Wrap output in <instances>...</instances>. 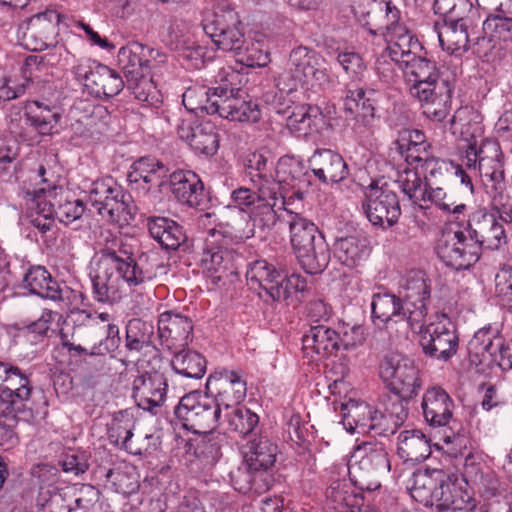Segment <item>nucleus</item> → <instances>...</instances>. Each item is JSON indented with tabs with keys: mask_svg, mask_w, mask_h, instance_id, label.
Listing matches in <instances>:
<instances>
[{
	"mask_svg": "<svg viewBox=\"0 0 512 512\" xmlns=\"http://www.w3.org/2000/svg\"><path fill=\"white\" fill-rule=\"evenodd\" d=\"M352 457L355 462L350 466L349 474L355 486L363 491L378 489L381 484L376 477L391 468L384 444L363 442L355 448Z\"/></svg>",
	"mask_w": 512,
	"mask_h": 512,
	"instance_id": "7",
	"label": "nucleus"
},
{
	"mask_svg": "<svg viewBox=\"0 0 512 512\" xmlns=\"http://www.w3.org/2000/svg\"><path fill=\"white\" fill-rule=\"evenodd\" d=\"M135 421L128 410H120L113 414V418L107 424L109 442L121 449L130 450V440L133 436Z\"/></svg>",
	"mask_w": 512,
	"mask_h": 512,
	"instance_id": "50",
	"label": "nucleus"
},
{
	"mask_svg": "<svg viewBox=\"0 0 512 512\" xmlns=\"http://www.w3.org/2000/svg\"><path fill=\"white\" fill-rule=\"evenodd\" d=\"M334 254L341 264L353 268L369 256L368 240L360 235L338 238L334 243Z\"/></svg>",
	"mask_w": 512,
	"mask_h": 512,
	"instance_id": "45",
	"label": "nucleus"
},
{
	"mask_svg": "<svg viewBox=\"0 0 512 512\" xmlns=\"http://www.w3.org/2000/svg\"><path fill=\"white\" fill-rule=\"evenodd\" d=\"M483 30L491 38L512 41V16H507L504 11L498 10L487 17L483 23Z\"/></svg>",
	"mask_w": 512,
	"mask_h": 512,
	"instance_id": "63",
	"label": "nucleus"
},
{
	"mask_svg": "<svg viewBox=\"0 0 512 512\" xmlns=\"http://www.w3.org/2000/svg\"><path fill=\"white\" fill-rule=\"evenodd\" d=\"M155 328L151 322L130 319L126 325L125 347L130 352H140L146 347L157 349Z\"/></svg>",
	"mask_w": 512,
	"mask_h": 512,
	"instance_id": "49",
	"label": "nucleus"
},
{
	"mask_svg": "<svg viewBox=\"0 0 512 512\" xmlns=\"http://www.w3.org/2000/svg\"><path fill=\"white\" fill-rule=\"evenodd\" d=\"M455 483L443 470L425 469L413 474L411 496L426 507H438Z\"/></svg>",
	"mask_w": 512,
	"mask_h": 512,
	"instance_id": "27",
	"label": "nucleus"
},
{
	"mask_svg": "<svg viewBox=\"0 0 512 512\" xmlns=\"http://www.w3.org/2000/svg\"><path fill=\"white\" fill-rule=\"evenodd\" d=\"M307 292L308 283L306 278L299 274L284 275L283 283L280 285V302L284 301L287 305L295 307L302 302Z\"/></svg>",
	"mask_w": 512,
	"mask_h": 512,
	"instance_id": "62",
	"label": "nucleus"
},
{
	"mask_svg": "<svg viewBox=\"0 0 512 512\" xmlns=\"http://www.w3.org/2000/svg\"><path fill=\"white\" fill-rule=\"evenodd\" d=\"M62 11L59 8H47L20 24L18 38L21 45L30 51H41L44 48H55L59 43Z\"/></svg>",
	"mask_w": 512,
	"mask_h": 512,
	"instance_id": "9",
	"label": "nucleus"
},
{
	"mask_svg": "<svg viewBox=\"0 0 512 512\" xmlns=\"http://www.w3.org/2000/svg\"><path fill=\"white\" fill-rule=\"evenodd\" d=\"M197 95V90L195 88H188L182 96V102L188 112L179 116L175 123V132L179 139L185 141L187 144L190 143L192 137L195 134V128H198V125L201 124L202 121H199L195 115L192 114L194 110L189 109L190 107H194L191 103V100Z\"/></svg>",
	"mask_w": 512,
	"mask_h": 512,
	"instance_id": "58",
	"label": "nucleus"
},
{
	"mask_svg": "<svg viewBox=\"0 0 512 512\" xmlns=\"http://www.w3.org/2000/svg\"><path fill=\"white\" fill-rule=\"evenodd\" d=\"M362 207L368 220L374 226L382 228H389L395 225L401 215L398 196L386 183L380 187L370 185Z\"/></svg>",
	"mask_w": 512,
	"mask_h": 512,
	"instance_id": "17",
	"label": "nucleus"
},
{
	"mask_svg": "<svg viewBox=\"0 0 512 512\" xmlns=\"http://www.w3.org/2000/svg\"><path fill=\"white\" fill-rule=\"evenodd\" d=\"M435 14L440 15L444 23H457L465 21L472 12V4L469 0H434Z\"/></svg>",
	"mask_w": 512,
	"mask_h": 512,
	"instance_id": "60",
	"label": "nucleus"
},
{
	"mask_svg": "<svg viewBox=\"0 0 512 512\" xmlns=\"http://www.w3.org/2000/svg\"><path fill=\"white\" fill-rule=\"evenodd\" d=\"M17 388L0 386V421L13 424L18 421L31 422L35 418L32 407V386L28 378H20Z\"/></svg>",
	"mask_w": 512,
	"mask_h": 512,
	"instance_id": "25",
	"label": "nucleus"
},
{
	"mask_svg": "<svg viewBox=\"0 0 512 512\" xmlns=\"http://www.w3.org/2000/svg\"><path fill=\"white\" fill-rule=\"evenodd\" d=\"M402 192L414 203H420L424 199L426 182L423 183L421 176L413 169H405L397 180Z\"/></svg>",
	"mask_w": 512,
	"mask_h": 512,
	"instance_id": "64",
	"label": "nucleus"
},
{
	"mask_svg": "<svg viewBox=\"0 0 512 512\" xmlns=\"http://www.w3.org/2000/svg\"><path fill=\"white\" fill-rule=\"evenodd\" d=\"M166 55L161 51L139 42H130L119 49L117 61L126 79H139L150 74L151 61L164 62Z\"/></svg>",
	"mask_w": 512,
	"mask_h": 512,
	"instance_id": "31",
	"label": "nucleus"
},
{
	"mask_svg": "<svg viewBox=\"0 0 512 512\" xmlns=\"http://www.w3.org/2000/svg\"><path fill=\"white\" fill-rule=\"evenodd\" d=\"M172 352L171 366L176 374L188 379H201L205 375L207 361L202 354L184 348Z\"/></svg>",
	"mask_w": 512,
	"mask_h": 512,
	"instance_id": "47",
	"label": "nucleus"
},
{
	"mask_svg": "<svg viewBox=\"0 0 512 512\" xmlns=\"http://www.w3.org/2000/svg\"><path fill=\"white\" fill-rule=\"evenodd\" d=\"M263 99L277 114H288V128L300 136L318 133L324 125V115L320 107L309 104L296 105L292 94L267 91Z\"/></svg>",
	"mask_w": 512,
	"mask_h": 512,
	"instance_id": "6",
	"label": "nucleus"
},
{
	"mask_svg": "<svg viewBox=\"0 0 512 512\" xmlns=\"http://www.w3.org/2000/svg\"><path fill=\"white\" fill-rule=\"evenodd\" d=\"M308 162L315 177L324 184L339 183L349 175L342 156L330 149L316 150Z\"/></svg>",
	"mask_w": 512,
	"mask_h": 512,
	"instance_id": "36",
	"label": "nucleus"
},
{
	"mask_svg": "<svg viewBox=\"0 0 512 512\" xmlns=\"http://www.w3.org/2000/svg\"><path fill=\"white\" fill-rule=\"evenodd\" d=\"M476 508V499L454 484L436 510L437 512H476Z\"/></svg>",
	"mask_w": 512,
	"mask_h": 512,
	"instance_id": "59",
	"label": "nucleus"
},
{
	"mask_svg": "<svg viewBox=\"0 0 512 512\" xmlns=\"http://www.w3.org/2000/svg\"><path fill=\"white\" fill-rule=\"evenodd\" d=\"M468 19L465 21H459L457 23H444V28L439 32V41L444 47L447 43L446 49L455 52H465L469 48V36H468Z\"/></svg>",
	"mask_w": 512,
	"mask_h": 512,
	"instance_id": "52",
	"label": "nucleus"
},
{
	"mask_svg": "<svg viewBox=\"0 0 512 512\" xmlns=\"http://www.w3.org/2000/svg\"><path fill=\"white\" fill-rule=\"evenodd\" d=\"M246 381L242 379L239 373L223 369L215 371L209 375L206 388L214 387L217 394L213 397L220 408L224 407L226 411L232 407L238 406L246 397Z\"/></svg>",
	"mask_w": 512,
	"mask_h": 512,
	"instance_id": "33",
	"label": "nucleus"
},
{
	"mask_svg": "<svg viewBox=\"0 0 512 512\" xmlns=\"http://www.w3.org/2000/svg\"><path fill=\"white\" fill-rule=\"evenodd\" d=\"M298 61L299 54L296 47L290 52L287 69L275 79L278 91L293 94L299 85L305 83L303 70Z\"/></svg>",
	"mask_w": 512,
	"mask_h": 512,
	"instance_id": "56",
	"label": "nucleus"
},
{
	"mask_svg": "<svg viewBox=\"0 0 512 512\" xmlns=\"http://www.w3.org/2000/svg\"><path fill=\"white\" fill-rule=\"evenodd\" d=\"M227 232L228 231L225 229L217 230L216 227L209 228L208 235L211 239H206L203 251L198 260V265L202 269V273L209 278L214 285L236 274L234 253L229 249L215 245L216 237L218 235L225 236Z\"/></svg>",
	"mask_w": 512,
	"mask_h": 512,
	"instance_id": "14",
	"label": "nucleus"
},
{
	"mask_svg": "<svg viewBox=\"0 0 512 512\" xmlns=\"http://www.w3.org/2000/svg\"><path fill=\"white\" fill-rule=\"evenodd\" d=\"M469 236L482 248L497 250L508 243L509 230H506L496 214L490 209H478L468 219Z\"/></svg>",
	"mask_w": 512,
	"mask_h": 512,
	"instance_id": "19",
	"label": "nucleus"
},
{
	"mask_svg": "<svg viewBox=\"0 0 512 512\" xmlns=\"http://www.w3.org/2000/svg\"><path fill=\"white\" fill-rule=\"evenodd\" d=\"M238 79L239 74L231 68L221 69L217 75V86L199 89L201 95L206 97L205 103L189 109L209 115L217 114L230 121L257 122L260 119L258 106L244 99L236 83Z\"/></svg>",
	"mask_w": 512,
	"mask_h": 512,
	"instance_id": "2",
	"label": "nucleus"
},
{
	"mask_svg": "<svg viewBox=\"0 0 512 512\" xmlns=\"http://www.w3.org/2000/svg\"><path fill=\"white\" fill-rule=\"evenodd\" d=\"M166 189H169L180 203L191 208L200 207L206 198L203 182L190 170L171 172Z\"/></svg>",
	"mask_w": 512,
	"mask_h": 512,
	"instance_id": "35",
	"label": "nucleus"
},
{
	"mask_svg": "<svg viewBox=\"0 0 512 512\" xmlns=\"http://www.w3.org/2000/svg\"><path fill=\"white\" fill-rule=\"evenodd\" d=\"M391 33V35L386 36V41L389 44V55L398 68L406 60L425 50L419 40L405 26L394 27Z\"/></svg>",
	"mask_w": 512,
	"mask_h": 512,
	"instance_id": "42",
	"label": "nucleus"
},
{
	"mask_svg": "<svg viewBox=\"0 0 512 512\" xmlns=\"http://www.w3.org/2000/svg\"><path fill=\"white\" fill-rule=\"evenodd\" d=\"M419 344L427 357L447 362L457 353L459 338L451 323H430L420 331Z\"/></svg>",
	"mask_w": 512,
	"mask_h": 512,
	"instance_id": "21",
	"label": "nucleus"
},
{
	"mask_svg": "<svg viewBox=\"0 0 512 512\" xmlns=\"http://www.w3.org/2000/svg\"><path fill=\"white\" fill-rule=\"evenodd\" d=\"M502 347V337L491 327L479 329L468 342L467 351L471 362L482 364L491 362L496 351Z\"/></svg>",
	"mask_w": 512,
	"mask_h": 512,
	"instance_id": "41",
	"label": "nucleus"
},
{
	"mask_svg": "<svg viewBox=\"0 0 512 512\" xmlns=\"http://www.w3.org/2000/svg\"><path fill=\"white\" fill-rule=\"evenodd\" d=\"M24 288L30 293L52 300L61 299V289L42 266L31 267L23 278Z\"/></svg>",
	"mask_w": 512,
	"mask_h": 512,
	"instance_id": "48",
	"label": "nucleus"
},
{
	"mask_svg": "<svg viewBox=\"0 0 512 512\" xmlns=\"http://www.w3.org/2000/svg\"><path fill=\"white\" fill-rule=\"evenodd\" d=\"M82 188L84 197L89 188V199L93 207L108 222L123 227L134 221L136 211L131 195L112 178L96 180L91 184L84 180Z\"/></svg>",
	"mask_w": 512,
	"mask_h": 512,
	"instance_id": "4",
	"label": "nucleus"
},
{
	"mask_svg": "<svg viewBox=\"0 0 512 512\" xmlns=\"http://www.w3.org/2000/svg\"><path fill=\"white\" fill-rule=\"evenodd\" d=\"M188 145L198 154L214 155L219 148V135L215 124L202 121L198 128H195V134Z\"/></svg>",
	"mask_w": 512,
	"mask_h": 512,
	"instance_id": "54",
	"label": "nucleus"
},
{
	"mask_svg": "<svg viewBox=\"0 0 512 512\" xmlns=\"http://www.w3.org/2000/svg\"><path fill=\"white\" fill-rule=\"evenodd\" d=\"M222 409L207 394L191 392L184 395L174 409L176 418L194 434L214 430L220 424Z\"/></svg>",
	"mask_w": 512,
	"mask_h": 512,
	"instance_id": "8",
	"label": "nucleus"
},
{
	"mask_svg": "<svg viewBox=\"0 0 512 512\" xmlns=\"http://www.w3.org/2000/svg\"><path fill=\"white\" fill-rule=\"evenodd\" d=\"M159 344L169 351L188 346L192 340L193 322L190 317L174 311H165L157 322Z\"/></svg>",
	"mask_w": 512,
	"mask_h": 512,
	"instance_id": "30",
	"label": "nucleus"
},
{
	"mask_svg": "<svg viewBox=\"0 0 512 512\" xmlns=\"http://www.w3.org/2000/svg\"><path fill=\"white\" fill-rule=\"evenodd\" d=\"M403 301L409 315V326L414 329L423 327L428 314V303L431 298L432 281L422 270L409 271L401 285Z\"/></svg>",
	"mask_w": 512,
	"mask_h": 512,
	"instance_id": "15",
	"label": "nucleus"
},
{
	"mask_svg": "<svg viewBox=\"0 0 512 512\" xmlns=\"http://www.w3.org/2000/svg\"><path fill=\"white\" fill-rule=\"evenodd\" d=\"M371 95H374L373 90L367 96L363 88L347 87L344 100L346 111L354 112L355 109L357 110L352 129L354 134L363 142L369 141L378 128L375 101Z\"/></svg>",
	"mask_w": 512,
	"mask_h": 512,
	"instance_id": "26",
	"label": "nucleus"
},
{
	"mask_svg": "<svg viewBox=\"0 0 512 512\" xmlns=\"http://www.w3.org/2000/svg\"><path fill=\"white\" fill-rule=\"evenodd\" d=\"M284 273L266 260H256L249 264L246 271L247 284L266 304L280 302V285Z\"/></svg>",
	"mask_w": 512,
	"mask_h": 512,
	"instance_id": "28",
	"label": "nucleus"
},
{
	"mask_svg": "<svg viewBox=\"0 0 512 512\" xmlns=\"http://www.w3.org/2000/svg\"><path fill=\"white\" fill-rule=\"evenodd\" d=\"M397 451L404 461L421 462L431 454L430 441L420 430H405L398 436Z\"/></svg>",
	"mask_w": 512,
	"mask_h": 512,
	"instance_id": "46",
	"label": "nucleus"
},
{
	"mask_svg": "<svg viewBox=\"0 0 512 512\" xmlns=\"http://www.w3.org/2000/svg\"><path fill=\"white\" fill-rule=\"evenodd\" d=\"M153 276L152 271L140 267L129 247L121 242L117 248L101 250L91 281L96 299L99 302H112L121 298L123 283L135 287Z\"/></svg>",
	"mask_w": 512,
	"mask_h": 512,
	"instance_id": "1",
	"label": "nucleus"
},
{
	"mask_svg": "<svg viewBox=\"0 0 512 512\" xmlns=\"http://www.w3.org/2000/svg\"><path fill=\"white\" fill-rule=\"evenodd\" d=\"M45 194V189L40 188L37 190H27L25 192V197L27 199V204L29 209L35 211L37 216L31 219V223L34 227L38 228L41 232L45 233L50 230L52 225V220L50 216L52 214L51 204L45 200H42V196Z\"/></svg>",
	"mask_w": 512,
	"mask_h": 512,
	"instance_id": "57",
	"label": "nucleus"
},
{
	"mask_svg": "<svg viewBox=\"0 0 512 512\" xmlns=\"http://www.w3.org/2000/svg\"><path fill=\"white\" fill-rule=\"evenodd\" d=\"M278 447L267 437L250 440L244 451V461L250 470L266 473L276 461Z\"/></svg>",
	"mask_w": 512,
	"mask_h": 512,
	"instance_id": "44",
	"label": "nucleus"
},
{
	"mask_svg": "<svg viewBox=\"0 0 512 512\" xmlns=\"http://www.w3.org/2000/svg\"><path fill=\"white\" fill-rule=\"evenodd\" d=\"M341 413V422L350 433H366L374 430L376 434L387 435L388 428H382L383 416L378 410H372L365 402L349 399L341 404Z\"/></svg>",
	"mask_w": 512,
	"mask_h": 512,
	"instance_id": "32",
	"label": "nucleus"
},
{
	"mask_svg": "<svg viewBox=\"0 0 512 512\" xmlns=\"http://www.w3.org/2000/svg\"><path fill=\"white\" fill-rule=\"evenodd\" d=\"M338 332L326 324H310V329L302 337L303 349L327 358L338 352Z\"/></svg>",
	"mask_w": 512,
	"mask_h": 512,
	"instance_id": "39",
	"label": "nucleus"
},
{
	"mask_svg": "<svg viewBox=\"0 0 512 512\" xmlns=\"http://www.w3.org/2000/svg\"><path fill=\"white\" fill-rule=\"evenodd\" d=\"M66 326L72 327L71 339L90 341L92 334L91 314L85 309L72 308L66 310Z\"/></svg>",
	"mask_w": 512,
	"mask_h": 512,
	"instance_id": "61",
	"label": "nucleus"
},
{
	"mask_svg": "<svg viewBox=\"0 0 512 512\" xmlns=\"http://www.w3.org/2000/svg\"><path fill=\"white\" fill-rule=\"evenodd\" d=\"M421 407L425 421L431 427L449 425L451 435H446L445 442L452 443L464 431L453 419L454 402L450 395L441 387H431L423 395Z\"/></svg>",
	"mask_w": 512,
	"mask_h": 512,
	"instance_id": "16",
	"label": "nucleus"
},
{
	"mask_svg": "<svg viewBox=\"0 0 512 512\" xmlns=\"http://www.w3.org/2000/svg\"><path fill=\"white\" fill-rule=\"evenodd\" d=\"M288 223L290 242L301 267L311 275L324 271L330 250L318 227L299 213H292Z\"/></svg>",
	"mask_w": 512,
	"mask_h": 512,
	"instance_id": "3",
	"label": "nucleus"
},
{
	"mask_svg": "<svg viewBox=\"0 0 512 512\" xmlns=\"http://www.w3.org/2000/svg\"><path fill=\"white\" fill-rule=\"evenodd\" d=\"M379 376L392 394L403 399L415 397L422 385L420 371L412 360L400 354L386 355L379 365Z\"/></svg>",
	"mask_w": 512,
	"mask_h": 512,
	"instance_id": "10",
	"label": "nucleus"
},
{
	"mask_svg": "<svg viewBox=\"0 0 512 512\" xmlns=\"http://www.w3.org/2000/svg\"><path fill=\"white\" fill-rule=\"evenodd\" d=\"M147 227L151 237L167 250H176L185 245L186 234L181 225L166 217H149Z\"/></svg>",
	"mask_w": 512,
	"mask_h": 512,
	"instance_id": "40",
	"label": "nucleus"
},
{
	"mask_svg": "<svg viewBox=\"0 0 512 512\" xmlns=\"http://www.w3.org/2000/svg\"><path fill=\"white\" fill-rule=\"evenodd\" d=\"M110 118L106 107L90 99H77L70 107L68 121L74 135L94 137L101 134Z\"/></svg>",
	"mask_w": 512,
	"mask_h": 512,
	"instance_id": "22",
	"label": "nucleus"
},
{
	"mask_svg": "<svg viewBox=\"0 0 512 512\" xmlns=\"http://www.w3.org/2000/svg\"><path fill=\"white\" fill-rule=\"evenodd\" d=\"M196 435L195 438H191L187 442V451L199 459L204 466H212L217 463L222 456L224 436L215 433L214 430Z\"/></svg>",
	"mask_w": 512,
	"mask_h": 512,
	"instance_id": "43",
	"label": "nucleus"
},
{
	"mask_svg": "<svg viewBox=\"0 0 512 512\" xmlns=\"http://www.w3.org/2000/svg\"><path fill=\"white\" fill-rule=\"evenodd\" d=\"M227 430L240 436H248L254 432L259 423V416L244 406H235L225 413Z\"/></svg>",
	"mask_w": 512,
	"mask_h": 512,
	"instance_id": "53",
	"label": "nucleus"
},
{
	"mask_svg": "<svg viewBox=\"0 0 512 512\" xmlns=\"http://www.w3.org/2000/svg\"><path fill=\"white\" fill-rule=\"evenodd\" d=\"M71 72L96 97H114L125 86V81L116 70L92 59L78 60L71 67Z\"/></svg>",
	"mask_w": 512,
	"mask_h": 512,
	"instance_id": "11",
	"label": "nucleus"
},
{
	"mask_svg": "<svg viewBox=\"0 0 512 512\" xmlns=\"http://www.w3.org/2000/svg\"><path fill=\"white\" fill-rule=\"evenodd\" d=\"M299 54L298 64L301 65L305 82L312 81L321 89L332 86L330 67L326 59L313 49L305 46L297 47Z\"/></svg>",
	"mask_w": 512,
	"mask_h": 512,
	"instance_id": "37",
	"label": "nucleus"
},
{
	"mask_svg": "<svg viewBox=\"0 0 512 512\" xmlns=\"http://www.w3.org/2000/svg\"><path fill=\"white\" fill-rule=\"evenodd\" d=\"M171 175L170 168L161 160L144 156L134 161L127 175V181L132 188L150 191L157 188L159 192H163Z\"/></svg>",
	"mask_w": 512,
	"mask_h": 512,
	"instance_id": "29",
	"label": "nucleus"
},
{
	"mask_svg": "<svg viewBox=\"0 0 512 512\" xmlns=\"http://www.w3.org/2000/svg\"><path fill=\"white\" fill-rule=\"evenodd\" d=\"M61 318L62 316L58 312L48 310L40 319L26 327L28 333L42 336L51 331L52 334H57L60 337V344L54 349L52 362L49 363L51 379L57 395L64 393V327Z\"/></svg>",
	"mask_w": 512,
	"mask_h": 512,
	"instance_id": "20",
	"label": "nucleus"
},
{
	"mask_svg": "<svg viewBox=\"0 0 512 512\" xmlns=\"http://www.w3.org/2000/svg\"><path fill=\"white\" fill-rule=\"evenodd\" d=\"M435 251L447 267L457 271L469 269L481 257L478 243L462 230L444 231L437 240Z\"/></svg>",
	"mask_w": 512,
	"mask_h": 512,
	"instance_id": "12",
	"label": "nucleus"
},
{
	"mask_svg": "<svg viewBox=\"0 0 512 512\" xmlns=\"http://www.w3.org/2000/svg\"><path fill=\"white\" fill-rule=\"evenodd\" d=\"M455 88L454 76L443 78L438 84L426 89L423 95H413L423 107V113L431 120L442 122L448 116Z\"/></svg>",
	"mask_w": 512,
	"mask_h": 512,
	"instance_id": "34",
	"label": "nucleus"
},
{
	"mask_svg": "<svg viewBox=\"0 0 512 512\" xmlns=\"http://www.w3.org/2000/svg\"><path fill=\"white\" fill-rule=\"evenodd\" d=\"M202 27L218 50L239 52L244 46L245 35L234 10L213 13L202 21Z\"/></svg>",
	"mask_w": 512,
	"mask_h": 512,
	"instance_id": "13",
	"label": "nucleus"
},
{
	"mask_svg": "<svg viewBox=\"0 0 512 512\" xmlns=\"http://www.w3.org/2000/svg\"><path fill=\"white\" fill-rule=\"evenodd\" d=\"M399 69L403 72L404 78L409 84V91L412 96L423 95V93H427L426 89L438 84L443 78L453 77L441 72L435 60L428 57L426 50L406 60Z\"/></svg>",
	"mask_w": 512,
	"mask_h": 512,
	"instance_id": "23",
	"label": "nucleus"
},
{
	"mask_svg": "<svg viewBox=\"0 0 512 512\" xmlns=\"http://www.w3.org/2000/svg\"><path fill=\"white\" fill-rule=\"evenodd\" d=\"M257 191L247 187H240L231 193V199L235 206L243 212H247L250 218L261 228L273 226L277 215L274 210L279 196V183L277 181H265L262 184L252 178Z\"/></svg>",
	"mask_w": 512,
	"mask_h": 512,
	"instance_id": "5",
	"label": "nucleus"
},
{
	"mask_svg": "<svg viewBox=\"0 0 512 512\" xmlns=\"http://www.w3.org/2000/svg\"><path fill=\"white\" fill-rule=\"evenodd\" d=\"M231 478L234 488L241 493L268 490L271 482V477L267 473L250 470L246 463L244 468H239Z\"/></svg>",
	"mask_w": 512,
	"mask_h": 512,
	"instance_id": "51",
	"label": "nucleus"
},
{
	"mask_svg": "<svg viewBox=\"0 0 512 512\" xmlns=\"http://www.w3.org/2000/svg\"><path fill=\"white\" fill-rule=\"evenodd\" d=\"M407 306L400 296L389 291L375 293L371 301L372 318L382 323H399L406 321L409 324Z\"/></svg>",
	"mask_w": 512,
	"mask_h": 512,
	"instance_id": "38",
	"label": "nucleus"
},
{
	"mask_svg": "<svg viewBox=\"0 0 512 512\" xmlns=\"http://www.w3.org/2000/svg\"><path fill=\"white\" fill-rule=\"evenodd\" d=\"M462 161L467 169L478 171L482 180L505 174V156L496 140L484 139L479 145L469 144Z\"/></svg>",
	"mask_w": 512,
	"mask_h": 512,
	"instance_id": "18",
	"label": "nucleus"
},
{
	"mask_svg": "<svg viewBox=\"0 0 512 512\" xmlns=\"http://www.w3.org/2000/svg\"><path fill=\"white\" fill-rule=\"evenodd\" d=\"M168 377L160 371L143 372L132 381V398L137 407L157 414L167 397Z\"/></svg>",
	"mask_w": 512,
	"mask_h": 512,
	"instance_id": "24",
	"label": "nucleus"
},
{
	"mask_svg": "<svg viewBox=\"0 0 512 512\" xmlns=\"http://www.w3.org/2000/svg\"><path fill=\"white\" fill-rule=\"evenodd\" d=\"M411 399H403L399 395L393 394L388 397L384 404V412H380L383 416L382 428H388V434H394L396 429L404 423L408 416L407 404Z\"/></svg>",
	"mask_w": 512,
	"mask_h": 512,
	"instance_id": "55",
	"label": "nucleus"
}]
</instances>
